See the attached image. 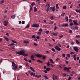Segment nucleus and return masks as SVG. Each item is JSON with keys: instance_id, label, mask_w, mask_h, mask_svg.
Here are the masks:
<instances>
[{"instance_id": "obj_41", "label": "nucleus", "mask_w": 80, "mask_h": 80, "mask_svg": "<svg viewBox=\"0 0 80 80\" xmlns=\"http://www.w3.org/2000/svg\"><path fill=\"white\" fill-rule=\"evenodd\" d=\"M57 26H55L54 28V31H55V30H56V29H57Z\"/></svg>"}, {"instance_id": "obj_1", "label": "nucleus", "mask_w": 80, "mask_h": 80, "mask_svg": "<svg viewBox=\"0 0 80 80\" xmlns=\"http://www.w3.org/2000/svg\"><path fill=\"white\" fill-rule=\"evenodd\" d=\"M24 50H22L19 52H16V54L18 55H23L24 57H25V56H28V54H25V52H24Z\"/></svg>"}, {"instance_id": "obj_35", "label": "nucleus", "mask_w": 80, "mask_h": 80, "mask_svg": "<svg viewBox=\"0 0 80 80\" xmlns=\"http://www.w3.org/2000/svg\"><path fill=\"white\" fill-rule=\"evenodd\" d=\"M73 22L74 23V25H75V24L77 23V21L75 20H73Z\"/></svg>"}, {"instance_id": "obj_5", "label": "nucleus", "mask_w": 80, "mask_h": 80, "mask_svg": "<svg viewBox=\"0 0 80 80\" xmlns=\"http://www.w3.org/2000/svg\"><path fill=\"white\" fill-rule=\"evenodd\" d=\"M39 26V24H33L32 25V27H33V28H35V27L37 28V27H38Z\"/></svg>"}, {"instance_id": "obj_63", "label": "nucleus", "mask_w": 80, "mask_h": 80, "mask_svg": "<svg viewBox=\"0 0 80 80\" xmlns=\"http://www.w3.org/2000/svg\"><path fill=\"white\" fill-rule=\"evenodd\" d=\"M72 30H70L69 31V33H72Z\"/></svg>"}, {"instance_id": "obj_17", "label": "nucleus", "mask_w": 80, "mask_h": 80, "mask_svg": "<svg viewBox=\"0 0 80 80\" xmlns=\"http://www.w3.org/2000/svg\"><path fill=\"white\" fill-rule=\"evenodd\" d=\"M24 43H29V41H28L24 40Z\"/></svg>"}, {"instance_id": "obj_11", "label": "nucleus", "mask_w": 80, "mask_h": 80, "mask_svg": "<svg viewBox=\"0 0 80 80\" xmlns=\"http://www.w3.org/2000/svg\"><path fill=\"white\" fill-rule=\"evenodd\" d=\"M62 27H68V24L67 23H65V24H63L62 25Z\"/></svg>"}, {"instance_id": "obj_44", "label": "nucleus", "mask_w": 80, "mask_h": 80, "mask_svg": "<svg viewBox=\"0 0 80 80\" xmlns=\"http://www.w3.org/2000/svg\"><path fill=\"white\" fill-rule=\"evenodd\" d=\"M49 11L50 9H49V8H47V9H46V11L47 12H48Z\"/></svg>"}, {"instance_id": "obj_6", "label": "nucleus", "mask_w": 80, "mask_h": 80, "mask_svg": "<svg viewBox=\"0 0 80 80\" xmlns=\"http://www.w3.org/2000/svg\"><path fill=\"white\" fill-rule=\"evenodd\" d=\"M54 48L55 49H56L58 51H60V50H61V48L59 47L58 45L56 46V47H55Z\"/></svg>"}, {"instance_id": "obj_46", "label": "nucleus", "mask_w": 80, "mask_h": 80, "mask_svg": "<svg viewBox=\"0 0 80 80\" xmlns=\"http://www.w3.org/2000/svg\"><path fill=\"white\" fill-rule=\"evenodd\" d=\"M62 75L63 76H66V75H67V74H66V73H63L62 74Z\"/></svg>"}, {"instance_id": "obj_50", "label": "nucleus", "mask_w": 80, "mask_h": 80, "mask_svg": "<svg viewBox=\"0 0 80 80\" xmlns=\"http://www.w3.org/2000/svg\"><path fill=\"white\" fill-rule=\"evenodd\" d=\"M24 60H25V61H26V62H28V60H27L26 58H24Z\"/></svg>"}, {"instance_id": "obj_21", "label": "nucleus", "mask_w": 80, "mask_h": 80, "mask_svg": "<svg viewBox=\"0 0 80 80\" xmlns=\"http://www.w3.org/2000/svg\"><path fill=\"white\" fill-rule=\"evenodd\" d=\"M53 21H51V22H48L49 24H50L51 25H53Z\"/></svg>"}, {"instance_id": "obj_23", "label": "nucleus", "mask_w": 80, "mask_h": 80, "mask_svg": "<svg viewBox=\"0 0 80 80\" xmlns=\"http://www.w3.org/2000/svg\"><path fill=\"white\" fill-rule=\"evenodd\" d=\"M65 13H62L61 14V17H64V16H65Z\"/></svg>"}, {"instance_id": "obj_20", "label": "nucleus", "mask_w": 80, "mask_h": 80, "mask_svg": "<svg viewBox=\"0 0 80 80\" xmlns=\"http://www.w3.org/2000/svg\"><path fill=\"white\" fill-rule=\"evenodd\" d=\"M37 8L35 7H34V12H37Z\"/></svg>"}, {"instance_id": "obj_22", "label": "nucleus", "mask_w": 80, "mask_h": 80, "mask_svg": "<svg viewBox=\"0 0 80 80\" xmlns=\"http://www.w3.org/2000/svg\"><path fill=\"white\" fill-rule=\"evenodd\" d=\"M52 35H53L54 36H57V33H55L54 32H53L52 33Z\"/></svg>"}, {"instance_id": "obj_18", "label": "nucleus", "mask_w": 80, "mask_h": 80, "mask_svg": "<svg viewBox=\"0 0 80 80\" xmlns=\"http://www.w3.org/2000/svg\"><path fill=\"white\" fill-rule=\"evenodd\" d=\"M15 45V44H14L13 43H11L10 44H9L8 45V46H9V47H11V46H13V45Z\"/></svg>"}, {"instance_id": "obj_62", "label": "nucleus", "mask_w": 80, "mask_h": 80, "mask_svg": "<svg viewBox=\"0 0 80 80\" xmlns=\"http://www.w3.org/2000/svg\"><path fill=\"white\" fill-rule=\"evenodd\" d=\"M22 24H25V21H22Z\"/></svg>"}, {"instance_id": "obj_15", "label": "nucleus", "mask_w": 80, "mask_h": 80, "mask_svg": "<svg viewBox=\"0 0 80 80\" xmlns=\"http://www.w3.org/2000/svg\"><path fill=\"white\" fill-rule=\"evenodd\" d=\"M42 77V76H41V75L39 76L36 75L35 76V78H40V77Z\"/></svg>"}, {"instance_id": "obj_16", "label": "nucleus", "mask_w": 80, "mask_h": 80, "mask_svg": "<svg viewBox=\"0 0 80 80\" xmlns=\"http://www.w3.org/2000/svg\"><path fill=\"white\" fill-rule=\"evenodd\" d=\"M49 61L51 62V63H53V64H54V62H53V60L52 59H49Z\"/></svg>"}, {"instance_id": "obj_64", "label": "nucleus", "mask_w": 80, "mask_h": 80, "mask_svg": "<svg viewBox=\"0 0 80 80\" xmlns=\"http://www.w3.org/2000/svg\"><path fill=\"white\" fill-rule=\"evenodd\" d=\"M74 53L73 52H71L70 53V54L71 55H72V54H74Z\"/></svg>"}, {"instance_id": "obj_29", "label": "nucleus", "mask_w": 80, "mask_h": 80, "mask_svg": "<svg viewBox=\"0 0 80 80\" xmlns=\"http://www.w3.org/2000/svg\"><path fill=\"white\" fill-rule=\"evenodd\" d=\"M11 18H13V19L15 18V16L14 15L12 16Z\"/></svg>"}, {"instance_id": "obj_33", "label": "nucleus", "mask_w": 80, "mask_h": 80, "mask_svg": "<svg viewBox=\"0 0 80 80\" xmlns=\"http://www.w3.org/2000/svg\"><path fill=\"white\" fill-rule=\"evenodd\" d=\"M52 51V52H55V49L54 48H52L51 49Z\"/></svg>"}, {"instance_id": "obj_12", "label": "nucleus", "mask_w": 80, "mask_h": 80, "mask_svg": "<svg viewBox=\"0 0 80 80\" xmlns=\"http://www.w3.org/2000/svg\"><path fill=\"white\" fill-rule=\"evenodd\" d=\"M3 37L5 38L6 41H9V39L6 36H4Z\"/></svg>"}, {"instance_id": "obj_9", "label": "nucleus", "mask_w": 80, "mask_h": 80, "mask_svg": "<svg viewBox=\"0 0 80 80\" xmlns=\"http://www.w3.org/2000/svg\"><path fill=\"white\" fill-rule=\"evenodd\" d=\"M36 56L37 57H38L39 58H41L42 57V56L41 54H36Z\"/></svg>"}, {"instance_id": "obj_36", "label": "nucleus", "mask_w": 80, "mask_h": 80, "mask_svg": "<svg viewBox=\"0 0 80 80\" xmlns=\"http://www.w3.org/2000/svg\"><path fill=\"white\" fill-rule=\"evenodd\" d=\"M35 5V2H33L32 3H31V5L33 7V5Z\"/></svg>"}, {"instance_id": "obj_61", "label": "nucleus", "mask_w": 80, "mask_h": 80, "mask_svg": "<svg viewBox=\"0 0 80 80\" xmlns=\"http://www.w3.org/2000/svg\"><path fill=\"white\" fill-rule=\"evenodd\" d=\"M26 65L27 67H29V65H28V62H27L26 63Z\"/></svg>"}, {"instance_id": "obj_39", "label": "nucleus", "mask_w": 80, "mask_h": 80, "mask_svg": "<svg viewBox=\"0 0 80 80\" xmlns=\"http://www.w3.org/2000/svg\"><path fill=\"white\" fill-rule=\"evenodd\" d=\"M4 2V0H2L0 2L1 4H2Z\"/></svg>"}, {"instance_id": "obj_54", "label": "nucleus", "mask_w": 80, "mask_h": 80, "mask_svg": "<svg viewBox=\"0 0 80 80\" xmlns=\"http://www.w3.org/2000/svg\"><path fill=\"white\" fill-rule=\"evenodd\" d=\"M67 57H68V58H70V55L68 54H67Z\"/></svg>"}, {"instance_id": "obj_40", "label": "nucleus", "mask_w": 80, "mask_h": 80, "mask_svg": "<svg viewBox=\"0 0 80 80\" xmlns=\"http://www.w3.org/2000/svg\"><path fill=\"white\" fill-rule=\"evenodd\" d=\"M29 25H30V24L28 23V24L26 26V28H28L29 27Z\"/></svg>"}, {"instance_id": "obj_48", "label": "nucleus", "mask_w": 80, "mask_h": 80, "mask_svg": "<svg viewBox=\"0 0 80 80\" xmlns=\"http://www.w3.org/2000/svg\"><path fill=\"white\" fill-rule=\"evenodd\" d=\"M56 80H58V76H55V79Z\"/></svg>"}, {"instance_id": "obj_19", "label": "nucleus", "mask_w": 80, "mask_h": 80, "mask_svg": "<svg viewBox=\"0 0 80 80\" xmlns=\"http://www.w3.org/2000/svg\"><path fill=\"white\" fill-rule=\"evenodd\" d=\"M47 4L48 5V8H49L50 7V2H48Z\"/></svg>"}, {"instance_id": "obj_10", "label": "nucleus", "mask_w": 80, "mask_h": 80, "mask_svg": "<svg viewBox=\"0 0 80 80\" xmlns=\"http://www.w3.org/2000/svg\"><path fill=\"white\" fill-rule=\"evenodd\" d=\"M76 57H77V55L76 54H75L73 56V59L74 60H75V61H76V60H77Z\"/></svg>"}, {"instance_id": "obj_57", "label": "nucleus", "mask_w": 80, "mask_h": 80, "mask_svg": "<svg viewBox=\"0 0 80 80\" xmlns=\"http://www.w3.org/2000/svg\"><path fill=\"white\" fill-rule=\"evenodd\" d=\"M72 7H73V4H71L70 6V8H72Z\"/></svg>"}, {"instance_id": "obj_24", "label": "nucleus", "mask_w": 80, "mask_h": 80, "mask_svg": "<svg viewBox=\"0 0 80 80\" xmlns=\"http://www.w3.org/2000/svg\"><path fill=\"white\" fill-rule=\"evenodd\" d=\"M37 62L38 63H43V62L42 61L40 60H38Z\"/></svg>"}, {"instance_id": "obj_26", "label": "nucleus", "mask_w": 80, "mask_h": 80, "mask_svg": "<svg viewBox=\"0 0 80 80\" xmlns=\"http://www.w3.org/2000/svg\"><path fill=\"white\" fill-rule=\"evenodd\" d=\"M12 43H17V42L16 41L12 40Z\"/></svg>"}, {"instance_id": "obj_45", "label": "nucleus", "mask_w": 80, "mask_h": 80, "mask_svg": "<svg viewBox=\"0 0 80 80\" xmlns=\"http://www.w3.org/2000/svg\"><path fill=\"white\" fill-rule=\"evenodd\" d=\"M36 38H37V39H38V40H39V39H40V37L39 36H37L36 37Z\"/></svg>"}, {"instance_id": "obj_31", "label": "nucleus", "mask_w": 80, "mask_h": 80, "mask_svg": "<svg viewBox=\"0 0 80 80\" xmlns=\"http://www.w3.org/2000/svg\"><path fill=\"white\" fill-rule=\"evenodd\" d=\"M65 19L67 22H68V17L66 16L65 17Z\"/></svg>"}, {"instance_id": "obj_42", "label": "nucleus", "mask_w": 80, "mask_h": 80, "mask_svg": "<svg viewBox=\"0 0 80 80\" xmlns=\"http://www.w3.org/2000/svg\"><path fill=\"white\" fill-rule=\"evenodd\" d=\"M74 24L73 22H71L70 24V26H72V25H73Z\"/></svg>"}, {"instance_id": "obj_32", "label": "nucleus", "mask_w": 80, "mask_h": 80, "mask_svg": "<svg viewBox=\"0 0 80 80\" xmlns=\"http://www.w3.org/2000/svg\"><path fill=\"white\" fill-rule=\"evenodd\" d=\"M63 37V35H62L61 36H60L59 37V39H61V38H62Z\"/></svg>"}, {"instance_id": "obj_2", "label": "nucleus", "mask_w": 80, "mask_h": 80, "mask_svg": "<svg viewBox=\"0 0 80 80\" xmlns=\"http://www.w3.org/2000/svg\"><path fill=\"white\" fill-rule=\"evenodd\" d=\"M63 70L64 71H66L67 72H69V70H71V67H63Z\"/></svg>"}, {"instance_id": "obj_37", "label": "nucleus", "mask_w": 80, "mask_h": 80, "mask_svg": "<svg viewBox=\"0 0 80 80\" xmlns=\"http://www.w3.org/2000/svg\"><path fill=\"white\" fill-rule=\"evenodd\" d=\"M75 38H80V35H76Z\"/></svg>"}, {"instance_id": "obj_30", "label": "nucleus", "mask_w": 80, "mask_h": 80, "mask_svg": "<svg viewBox=\"0 0 80 80\" xmlns=\"http://www.w3.org/2000/svg\"><path fill=\"white\" fill-rule=\"evenodd\" d=\"M42 57L43 59H45L46 58V56H44V55H42Z\"/></svg>"}, {"instance_id": "obj_52", "label": "nucleus", "mask_w": 80, "mask_h": 80, "mask_svg": "<svg viewBox=\"0 0 80 80\" xmlns=\"http://www.w3.org/2000/svg\"><path fill=\"white\" fill-rule=\"evenodd\" d=\"M45 33L46 34H48V33H49V31H47L45 32Z\"/></svg>"}, {"instance_id": "obj_58", "label": "nucleus", "mask_w": 80, "mask_h": 80, "mask_svg": "<svg viewBox=\"0 0 80 80\" xmlns=\"http://www.w3.org/2000/svg\"><path fill=\"white\" fill-rule=\"evenodd\" d=\"M41 34H42V33H41V32H38V35H41Z\"/></svg>"}, {"instance_id": "obj_51", "label": "nucleus", "mask_w": 80, "mask_h": 80, "mask_svg": "<svg viewBox=\"0 0 80 80\" xmlns=\"http://www.w3.org/2000/svg\"><path fill=\"white\" fill-rule=\"evenodd\" d=\"M47 65L48 66H50V62L49 61L48 62Z\"/></svg>"}, {"instance_id": "obj_28", "label": "nucleus", "mask_w": 80, "mask_h": 80, "mask_svg": "<svg viewBox=\"0 0 80 80\" xmlns=\"http://www.w3.org/2000/svg\"><path fill=\"white\" fill-rule=\"evenodd\" d=\"M43 77H44V78H45L46 79H47V80H48L49 79L46 76H43Z\"/></svg>"}, {"instance_id": "obj_25", "label": "nucleus", "mask_w": 80, "mask_h": 80, "mask_svg": "<svg viewBox=\"0 0 80 80\" xmlns=\"http://www.w3.org/2000/svg\"><path fill=\"white\" fill-rule=\"evenodd\" d=\"M55 74H53L52 75V79L53 80H55Z\"/></svg>"}, {"instance_id": "obj_4", "label": "nucleus", "mask_w": 80, "mask_h": 80, "mask_svg": "<svg viewBox=\"0 0 80 80\" xmlns=\"http://www.w3.org/2000/svg\"><path fill=\"white\" fill-rule=\"evenodd\" d=\"M50 10H52V12H54L55 11V6H54L53 7H50Z\"/></svg>"}, {"instance_id": "obj_47", "label": "nucleus", "mask_w": 80, "mask_h": 80, "mask_svg": "<svg viewBox=\"0 0 80 80\" xmlns=\"http://www.w3.org/2000/svg\"><path fill=\"white\" fill-rule=\"evenodd\" d=\"M34 57H35V56H34V55H32L31 56V58H34Z\"/></svg>"}, {"instance_id": "obj_14", "label": "nucleus", "mask_w": 80, "mask_h": 80, "mask_svg": "<svg viewBox=\"0 0 80 80\" xmlns=\"http://www.w3.org/2000/svg\"><path fill=\"white\" fill-rule=\"evenodd\" d=\"M30 68L31 70L32 71V72H35V70H34V69H33V68H32V67L31 66L30 67Z\"/></svg>"}, {"instance_id": "obj_56", "label": "nucleus", "mask_w": 80, "mask_h": 80, "mask_svg": "<svg viewBox=\"0 0 80 80\" xmlns=\"http://www.w3.org/2000/svg\"><path fill=\"white\" fill-rule=\"evenodd\" d=\"M50 19L51 20H53V16L51 17L50 18Z\"/></svg>"}, {"instance_id": "obj_3", "label": "nucleus", "mask_w": 80, "mask_h": 80, "mask_svg": "<svg viewBox=\"0 0 80 80\" xmlns=\"http://www.w3.org/2000/svg\"><path fill=\"white\" fill-rule=\"evenodd\" d=\"M12 70H16L17 69V68H18V66L14 65L13 64H12Z\"/></svg>"}, {"instance_id": "obj_49", "label": "nucleus", "mask_w": 80, "mask_h": 80, "mask_svg": "<svg viewBox=\"0 0 80 80\" xmlns=\"http://www.w3.org/2000/svg\"><path fill=\"white\" fill-rule=\"evenodd\" d=\"M39 32H42V28H40L39 29Z\"/></svg>"}, {"instance_id": "obj_8", "label": "nucleus", "mask_w": 80, "mask_h": 80, "mask_svg": "<svg viewBox=\"0 0 80 80\" xmlns=\"http://www.w3.org/2000/svg\"><path fill=\"white\" fill-rule=\"evenodd\" d=\"M8 21H4V25H5V26L7 27V25H8Z\"/></svg>"}, {"instance_id": "obj_60", "label": "nucleus", "mask_w": 80, "mask_h": 80, "mask_svg": "<svg viewBox=\"0 0 80 80\" xmlns=\"http://www.w3.org/2000/svg\"><path fill=\"white\" fill-rule=\"evenodd\" d=\"M69 22H70V23L72 22V19H69L68 20Z\"/></svg>"}, {"instance_id": "obj_13", "label": "nucleus", "mask_w": 80, "mask_h": 80, "mask_svg": "<svg viewBox=\"0 0 80 80\" xmlns=\"http://www.w3.org/2000/svg\"><path fill=\"white\" fill-rule=\"evenodd\" d=\"M73 30H78V27L77 26H74L73 28Z\"/></svg>"}, {"instance_id": "obj_55", "label": "nucleus", "mask_w": 80, "mask_h": 80, "mask_svg": "<svg viewBox=\"0 0 80 80\" xmlns=\"http://www.w3.org/2000/svg\"><path fill=\"white\" fill-rule=\"evenodd\" d=\"M79 24L77 23H76L75 24H74L75 26H77V25H78Z\"/></svg>"}, {"instance_id": "obj_7", "label": "nucleus", "mask_w": 80, "mask_h": 80, "mask_svg": "<svg viewBox=\"0 0 80 80\" xmlns=\"http://www.w3.org/2000/svg\"><path fill=\"white\" fill-rule=\"evenodd\" d=\"M73 48L74 50H75V51H76V52H78V47H76V46H75L73 47Z\"/></svg>"}, {"instance_id": "obj_38", "label": "nucleus", "mask_w": 80, "mask_h": 80, "mask_svg": "<svg viewBox=\"0 0 80 80\" xmlns=\"http://www.w3.org/2000/svg\"><path fill=\"white\" fill-rule=\"evenodd\" d=\"M76 42L77 44H79V43H80V42H78V40H76Z\"/></svg>"}, {"instance_id": "obj_43", "label": "nucleus", "mask_w": 80, "mask_h": 80, "mask_svg": "<svg viewBox=\"0 0 80 80\" xmlns=\"http://www.w3.org/2000/svg\"><path fill=\"white\" fill-rule=\"evenodd\" d=\"M32 38H36V36H35V35H33L32 36Z\"/></svg>"}, {"instance_id": "obj_34", "label": "nucleus", "mask_w": 80, "mask_h": 80, "mask_svg": "<svg viewBox=\"0 0 80 80\" xmlns=\"http://www.w3.org/2000/svg\"><path fill=\"white\" fill-rule=\"evenodd\" d=\"M75 11H76V12H77V13H78V12H80V9H76L75 10Z\"/></svg>"}, {"instance_id": "obj_59", "label": "nucleus", "mask_w": 80, "mask_h": 80, "mask_svg": "<svg viewBox=\"0 0 80 80\" xmlns=\"http://www.w3.org/2000/svg\"><path fill=\"white\" fill-rule=\"evenodd\" d=\"M11 48L12 49H15V46H12Z\"/></svg>"}, {"instance_id": "obj_53", "label": "nucleus", "mask_w": 80, "mask_h": 80, "mask_svg": "<svg viewBox=\"0 0 80 80\" xmlns=\"http://www.w3.org/2000/svg\"><path fill=\"white\" fill-rule=\"evenodd\" d=\"M63 8V9H64V10H65V9H67V7H66V6H64Z\"/></svg>"}, {"instance_id": "obj_27", "label": "nucleus", "mask_w": 80, "mask_h": 80, "mask_svg": "<svg viewBox=\"0 0 80 80\" xmlns=\"http://www.w3.org/2000/svg\"><path fill=\"white\" fill-rule=\"evenodd\" d=\"M46 70L47 72H48L49 70H50V68H47L46 69Z\"/></svg>"}]
</instances>
